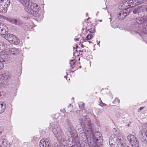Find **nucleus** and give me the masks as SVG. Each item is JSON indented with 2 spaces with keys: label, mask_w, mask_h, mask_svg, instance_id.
Masks as SVG:
<instances>
[{
  "label": "nucleus",
  "mask_w": 147,
  "mask_h": 147,
  "mask_svg": "<svg viewBox=\"0 0 147 147\" xmlns=\"http://www.w3.org/2000/svg\"><path fill=\"white\" fill-rule=\"evenodd\" d=\"M25 7L26 11L33 16L37 17L38 15V5L36 3H29V0H18Z\"/></svg>",
  "instance_id": "2"
},
{
  "label": "nucleus",
  "mask_w": 147,
  "mask_h": 147,
  "mask_svg": "<svg viewBox=\"0 0 147 147\" xmlns=\"http://www.w3.org/2000/svg\"><path fill=\"white\" fill-rule=\"evenodd\" d=\"M52 131L57 138H60L63 135L62 131L58 124L54 125L52 128Z\"/></svg>",
  "instance_id": "6"
},
{
  "label": "nucleus",
  "mask_w": 147,
  "mask_h": 147,
  "mask_svg": "<svg viewBox=\"0 0 147 147\" xmlns=\"http://www.w3.org/2000/svg\"><path fill=\"white\" fill-rule=\"evenodd\" d=\"M143 9L141 6H138L135 8L133 11V12L134 13L138 14V15L142 11Z\"/></svg>",
  "instance_id": "15"
},
{
  "label": "nucleus",
  "mask_w": 147,
  "mask_h": 147,
  "mask_svg": "<svg viewBox=\"0 0 147 147\" xmlns=\"http://www.w3.org/2000/svg\"><path fill=\"white\" fill-rule=\"evenodd\" d=\"M140 138L141 142L144 144H147V132L145 129L140 132Z\"/></svg>",
  "instance_id": "9"
},
{
  "label": "nucleus",
  "mask_w": 147,
  "mask_h": 147,
  "mask_svg": "<svg viewBox=\"0 0 147 147\" xmlns=\"http://www.w3.org/2000/svg\"><path fill=\"white\" fill-rule=\"evenodd\" d=\"M9 21L11 23L19 26H21L23 24L22 22L19 19H14L10 18L9 19Z\"/></svg>",
  "instance_id": "12"
},
{
  "label": "nucleus",
  "mask_w": 147,
  "mask_h": 147,
  "mask_svg": "<svg viewBox=\"0 0 147 147\" xmlns=\"http://www.w3.org/2000/svg\"><path fill=\"white\" fill-rule=\"evenodd\" d=\"M79 107L80 108H81V109H82L84 107V104L82 102H80L79 104Z\"/></svg>",
  "instance_id": "27"
},
{
  "label": "nucleus",
  "mask_w": 147,
  "mask_h": 147,
  "mask_svg": "<svg viewBox=\"0 0 147 147\" xmlns=\"http://www.w3.org/2000/svg\"><path fill=\"white\" fill-rule=\"evenodd\" d=\"M64 127L66 129L69 128V129L70 131L67 130L66 132V134L68 136H72L71 133V131H72L74 129V127H73L72 125L71 122L68 119H66L65 121V125H64Z\"/></svg>",
  "instance_id": "8"
},
{
  "label": "nucleus",
  "mask_w": 147,
  "mask_h": 147,
  "mask_svg": "<svg viewBox=\"0 0 147 147\" xmlns=\"http://www.w3.org/2000/svg\"><path fill=\"white\" fill-rule=\"evenodd\" d=\"M144 107H141L138 110V111H141L142 109H143Z\"/></svg>",
  "instance_id": "37"
},
{
  "label": "nucleus",
  "mask_w": 147,
  "mask_h": 147,
  "mask_svg": "<svg viewBox=\"0 0 147 147\" xmlns=\"http://www.w3.org/2000/svg\"><path fill=\"white\" fill-rule=\"evenodd\" d=\"M11 77L10 74L8 73H5L0 75V84L3 83V80H5L10 78Z\"/></svg>",
  "instance_id": "11"
},
{
  "label": "nucleus",
  "mask_w": 147,
  "mask_h": 147,
  "mask_svg": "<svg viewBox=\"0 0 147 147\" xmlns=\"http://www.w3.org/2000/svg\"><path fill=\"white\" fill-rule=\"evenodd\" d=\"M123 147H129V146L126 145H124Z\"/></svg>",
  "instance_id": "45"
},
{
  "label": "nucleus",
  "mask_w": 147,
  "mask_h": 147,
  "mask_svg": "<svg viewBox=\"0 0 147 147\" xmlns=\"http://www.w3.org/2000/svg\"><path fill=\"white\" fill-rule=\"evenodd\" d=\"M6 143V140H4V141H2V144L3 145V147H1V146L0 145V147H7V146H5V144Z\"/></svg>",
  "instance_id": "26"
},
{
  "label": "nucleus",
  "mask_w": 147,
  "mask_h": 147,
  "mask_svg": "<svg viewBox=\"0 0 147 147\" xmlns=\"http://www.w3.org/2000/svg\"><path fill=\"white\" fill-rule=\"evenodd\" d=\"M87 124L88 128L86 131L87 139L90 140L95 144L101 143L102 139L100 132L97 131L94 132L92 130L90 122L88 121Z\"/></svg>",
  "instance_id": "1"
},
{
  "label": "nucleus",
  "mask_w": 147,
  "mask_h": 147,
  "mask_svg": "<svg viewBox=\"0 0 147 147\" xmlns=\"http://www.w3.org/2000/svg\"><path fill=\"white\" fill-rule=\"evenodd\" d=\"M143 0H129L124 2V5L127 7L128 6L132 7L143 3Z\"/></svg>",
  "instance_id": "7"
},
{
  "label": "nucleus",
  "mask_w": 147,
  "mask_h": 147,
  "mask_svg": "<svg viewBox=\"0 0 147 147\" xmlns=\"http://www.w3.org/2000/svg\"><path fill=\"white\" fill-rule=\"evenodd\" d=\"M96 145V147H102V144L101 143H98V144H95Z\"/></svg>",
  "instance_id": "32"
},
{
  "label": "nucleus",
  "mask_w": 147,
  "mask_h": 147,
  "mask_svg": "<svg viewBox=\"0 0 147 147\" xmlns=\"http://www.w3.org/2000/svg\"><path fill=\"white\" fill-rule=\"evenodd\" d=\"M79 52H83V51H82L80 50Z\"/></svg>",
  "instance_id": "47"
},
{
  "label": "nucleus",
  "mask_w": 147,
  "mask_h": 147,
  "mask_svg": "<svg viewBox=\"0 0 147 147\" xmlns=\"http://www.w3.org/2000/svg\"><path fill=\"white\" fill-rule=\"evenodd\" d=\"M8 60V58L7 55L4 54L0 55V62L3 63V62L7 61Z\"/></svg>",
  "instance_id": "16"
},
{
  "label": "nucleus",
  "mask_w": 147,
  "mask_h": 147,
  "mask_svg": "<svg viewBox=\"0 0 147 147\" xmlns=\"http://www.w3.org/2000/svg\"><path fill=\"white\" fill-rule=\"evenodd\" d=\"M61 111H62L63 113H64L65 112V110H63L62 111L61 110Z\"/></svg>",
  "instance_id": "42"
},
{
  "label": "nucleus",
  "mask_w": 147,
  "mask_h": 147,
  "mask_svg": "<svg viewBox=\"0 0 147 147\" xmlns=\"http://www.w3.org/2000/svg\"><path fill=\"white\" fill-rule=\"evenodd\" d=\"M120 102L119 100L117 98H115V100L113 101V103H115L116 102H118L119 103Z\"/></svg>",
  "instance_id": "30"
},
{
  "label": "nucleus",
  "mask_w": 147,
  "mask_h": 147,
  "mask_svg": "<svg viewBox=\"0 0 147 147\" xmlns=\"http://www.w3.org/2000/svg\"><path fill=\"white\" fill-rule=\"evenodd\" d=\"M144 126L147 128V123L144 124Z\"/></svg>",
  "instance_id": "38"
},
{
  "label": "nucleus",
  "mask_w": 147,
  "mask_h": 147,
  "mask_svg": "<svg viewBox=\"0 0 147 147\" xmlns=\"http://www.w3.org/2000/svg\"><path fill=\"white\" fill-rule=\"evenodd\" d=\"M132 147H139V142L137 140H134L131 144Z\"/></svg>",
  "instance_id": "19"
},
{
  "label": "nucleus",
  "mask_w": 147,
  "mask_h": 147,
  "mask_svg": "<svg viewBox=\"0 0 147 147\" xmlns=\"http://www.w3.org/2000/svg\"><path fill=\"white\" fill-rule=\"evenodd\" d=\"M144 21L141 18H137L134 19V24L136 27H139L144 23Z\"/></svg>",
  "instance_id": "10"
},
{
  "label": "nucleus",
  "mask_w": 147,
  "mask_h": 147,
  "mask_svg": "<svg viewBox=\"0 0 147 147\" xmlns=\"http://www.w3.org/2000/svg\"><path fill=\"white\" fill-rule=\"evenodd\" d=\"M127 139L129 141L130 144L132 143L134 140H137L136 137L133 135H130L128 136Z\"/></svg>",
  "instance_id": "17"
},
{
  "label": "nucleus",
  "mask_w": 147,
  "mask_h": 147,
  "mask_svg": "<svg viewBox=\"0 0 147 147\" xmlns=\"http://www.w3.org/2000/svg\"><path fill=\"white\" fill-rule=\"evenodd\" d=\"M99 105L101 106H102V107H103L104 106H107V105L106 104H105L104 103H103V104H102V105Z\"/></svg>",
  "instance_id": "35"
},
{
  "label": "nucleus",
  "mask_w": 147,
  "mask_h": 147,
  "mask_svg": "<svg viewBox=\"0 0 147 147\" xmlns=\"http://www.w3.org/2000/svg\"><path fill=\"white\" fill-rule=\"evenodd\" d=\"M39 145L40 147H51L49 142L44 139L40 141Z\"/></svg>",
  "instance_id": "13"
},
{
  "label": "nucleus",
  "mask_w": 147,
  "mask_h": 147,
  "mask_svg": "<svg viewBox=\"0 0 147 147\" xmlns=\"http://www.w3.org/2000/svg\"><path fill=\"white\" fill-rule=\"evenodd\" d=\"M86 15H88V13H86Z\"/></svg>",
  "instance_id": "53"
},
{
  "label": "nucleus",
  "mask_w": 147,
  "mask_h": 147,
  "mask_svg": "<svg viewBox=\"0 0 147 147\" xmlns=\"http://www.w3.org/2000/svg\"><path fill=\"white\" fill-rule=\"evenodd\" d=\"M84 46L83 45V44H82L81 45V47L82 48H84Z\"/></svg>",
  "instance_id": "44"
},
{
  "label": "nucleus",
  "mask_w": 147,
  "mask_h": 147,
  "mask_svg": "<svg viewBox=\"0 0 147 147\" xmlns=\"http://www.w3.org/2000/svg\"><path fill=\"white\" fill-rule=\"evenodd\" d=\"M5 108V105L0 102V114L4 112Z\"/></svg>",
  "instance_id": "21"
},
{
  "label": "nucleus",
  "mask_w": 147,
  "mask_h": 147,
  "mask_svg": "<svg viewBox=\"0 0 147 147\" xmlns=\"http://www.w3.org/2000/svg\"><path fill=\"white\" fill-rule=\"evenodd\" d=\"M64 135L62 136V137H61L60 138H57L58 140H60V142L63 145L67 143V141L66 139L64 138Z\"/></svg>",
  "instance_id": "20"
},
{
  "label": "nucleus",
  "mask_w": 147,
  "mask_h": 147,
  "mask_svg": "<svg viewBox=\"0 0 147 147\" xmlns=\"http://www.w3.org/2000/svg\"><path fill=\"white\" fill-rule=\"evenodd\" d=\"M118 139L119 140V142H118V143L117 144V145H118V146H121L120 147H121V146H122L123 145V144L122 143H121L120 141L121 140V139H119L118 138Z\"/></svg>",
  "instance_id": "29"
},
{
  "label": "nucleus",
  "mask_w": 147,
  "mask_h": 147,
  "mask_svg": "<svg viewBox=\"0 0 147 147\" xmlns=\"http://www.w3.org/2000/svg\"><path fill=\"white\" fill-rule=\"evenodd\" d=\"M4 64L3 63L0 62V70L2 69L4 67Z\"/></svg>",
  "instance_id": "31"
},
{
  "label": "nucleus",
  "mask_w": 147,
  "mask_h": 147,
  "mask_svg": "<svg viewBox=\"0 0 147 147\" xmlns=\"http://www.w3.org/2000/svg\"><path fill=\"white\" fill-rule=\"evenodd\" d=\"M3 93L0 91V99L3 97Z\"/></svg>",
  "instance_id": "33"
},
{
  "label": "nucleus",
  "mask_w": 147,
  "mask_h": 147,
  "mask_svg": "<svg viewBox=\"0 0 147 147\" xmlns=\"http://www.w3.org/2000/svg\"><path fill=\"white\" fill-rule=\"evenodd\" d=\"M5 48V45L2 43H0V53L4 51Z\"/></svg>",
  "instance_id": "22"
},
{
  "label": "nucleus",
  "mask_w": 147,
  "mask_h": 147,
  "mask_svg": "<svg viewBox=\"0 0 147 147\" xmlns=\"http://www.w3.org/2000/svg\"><path fill=\"white\" fill-rule=\"evenodd\" d=\"M1 15L0 14V21L1 20Z\"/></svg>",
  "instance_id": "46"
},
{
  "label": "nucleus",
  "mask_w": 147,
  "mask_h": 147,
  "mask_svg": "<svg viewBox=\"0 0 147 147\" xmlns=\"http://www.w3.org/2000/svg\"><path fill=\"white\" fill-rule=\"evenodd\" d=\"M75 51L76 52H78L77 50V49H76V50H75Z\"/></svg>",
  "instance_id": "49"
},
{
  "label": "nucleus",
  "mask_w": 147,
  "mask_h": 147,
  "mask_svg": "<svg viewBox=\"0 0 147 147\" xmlns=\"http://www.w3.org/2000/svg\"><path fill=\"white\" fill-rule=\"evenodd\" d=\"M146 11H147V7L146 8Z\"/></svg>",
  "instance_id": "48"
},
{
  "label": "nucleus",
  "mask_w": 147,
  "mask_h": 147,
  "mask_svg": "<svg viewBox=\"0 0 147 147\" xmlns=\"http://www.w3.org/2000/svg\"><path fill=\"white\" fill-rule=\"evenodd\" d=\"M64 78H66V76H64Z\"/></svg>",
  "instance_id": "50"
},
{
  "label": "nucleus",
  "mask_w": 147,
  "mask_h": 147,
  "mask_svg": "<svg viewBox=\"0 0 147 147\" xmlns=\"http://www.w3.org/2000/svg\"><path fill=\"white\" fill-rule=\"evenodd\" d=\"M89 18H88L87 19V20H88L89 19Z\"/></svg>",
  "instance_id": "51"
},
{
  "label": "nucleus",
  "mask_w": 147,
  "mask_h": 147,
  "mask_svg": "<svg viewBox=\"0 0 147 147\" xmlns=\"http://www.w3.org/2000/svg\"><path fill=\"white\" fill-rule=\"evenodd\" d=\"M123 5L125 6V8L123 9V10L121 11L118 16V18L120 20H123L127 15L131 11L132 7H130L128 6L127 7L126 6V5Z\"/></svg>",
  "instance_id": "4"
},
{
  "label": "nucleus",
  "mask_w": 147,
  "mask_h": 147,
  "mask_svg": "<svg viewBox=\"0 0 147 147\" xmlns=\"http://www.w3.org/2000/svg\"><path fill=\"white\" fill-rule=\"evenodd\" d=\"M74 39H75V41H78L79 40V38H76V39L75 38Z\"/></svg>",
  "instance_id": "41"
},
{
  "label": "nucleus",
  "mask_w": 147,
  "mask_h": 147,
  "mask_svg": "<svg viewBox=\"0 0 147 147\" xmlns=\"http://www.w3.org/2000/svg\"><path fill=\"white\" fill-rule=\"evenodd\" d=\"M9 51L11 55H17L19 52V50L18 49L16 48H11L9 50Z\"/></svg>",
  "instance_id": "18"
},
{
  "label": "nucleus",
  "mask_w": 147,
  "mask_h": 147,
  "mask_svg": "<svg viewBox=\"0 0 147 147\" xmlns=\"http://www.w3.org/2000/svg\"><path fill=\"white\" fill-rule=\"evenodd\" d=\"M100 103L99 105H102L103 104V103L102 102L100 99Z\"/></svg>",
  "instance_id": "39"
},
{
  "label": "nucleus",
  "mask_w": 147,
  "mask_h": 147,
  "mask_svg": "<svg viewBox=\"0 0 147 147\" xmlns=\"http://www.w3.org/2000/svg\"><path fill=\"white\" fill-rule=\"evenodd\" d=\"M74 61V60H71L69 62V63L71 66H72L73 65H74V64H75V63Z\"/></svg>",
  "instance_id": "28"
},
{
  "label": "nucleus",
  "mask_w": 147,
  "mask_h": 147,
  "mask_svg": "<svg viewBox=\"0 0 147 147\" xmlns=\"http://www.w3.org/2000/svg\"><path fill=\"white\" fill-rule=\"evenodd\" d=\"M142 30L144 33L147 34V25L145 24V23L144 24Z\"/></svg>",
  "instance_id": "23"
},
{
  "label": "nucleus",
  "mask_w": 147,
  "mask_h": 147,
  "mask_svg": "<svg viewBox=\"0 0 147 147\" xmlns=\"http://www.w3.org/2000/svg\"><path fill=\"white\" fill-rule=\"evenodd\" d=\"M88 30L91 33H93L95 32V28H92L90 29H89Z\"/></svg>",
  "instance_id": "25"
},
{
  "label": "nucleus",
  "mask_w": 147,
  "mask_h": 147,
  "mask_svg": "<svg viewBox=\"0 0 147 147\" xmlns=\"http://www.w3.org/2000/svg\"><path fill=\"white\" fill-rule=\"evenodd\" d=\"M4 38L11 44L16 45L19 43V40L18 38L13 34H5Z\"/></svg>",
  "instance_id": "5"
},
{
  "label": "nucleus",
  "mask_w": 147,
  "mask_h": 147,
  "mask_svg": "<svg viewBox=\"0 0 147 147\" xmlns=\"http://www.w3.org/2000/svg\"><path fill=\"white\" fill-rule=\"evenodd\" d=\"M10 3L9 0H0V12L3 13H6Z\"/></svg>",
  "instance_id": "3"
},
{
  "label": "nucleus",
  "mask_w": 147,
  "mask_h": 147,
  "mask_svg": "<svg viewBox=\"0 0 147 147\" xmlns=\"http://www.w3.org/2000/svg\"><path fill=\"white\" fill-rule=\"evenodd\" d=\"M0 33L4 35L6 32H8V29L6 26L0 23Z\"/></svg>",
  "instance_id": "14"
},
{
  "label": "nucleus",
  "mask_w": 147,
  "mask_h": 147,
  "mask_svg": "<svg viewBox=\"0 0 147 147\" xmlns=\"http://www.w3.org/2000/svg\"><path fill=\"white\" fill-rule=\"evenodd\" d=\"M92 37V35L91 34H90L88 35L86 37V40H85L84 39H83L84 40H90V39Z\"/></svg>",
  "instance_id": "24"
},
{
  "label": "nucleus",
  "mask_w": 147,
  "mask_h": 147,
  "mask_svg": "<svg viewBox=\"0 0 147 147\" xmlns=\"http://www.w3.org/2000/svg\"><path fill=\"white\" fill-rule=\"evenodd\" d=\"M100 103L99 105H102L103 104V103L102 102L100 99Z\"/></svg>",
  "instance_id": "40"
},
{
  "label": "nucleus",
  "mask_w": 147,
  "mask_h": 147,
  "mask_svg": "<svg viewBox=\"0 0 147 147\" xmlns=\"http://www.w3.org/2000/svg\"><path fill=\"white\" fill-rule=\"evenodd\" d=\"M52 147H60L58 146L57 144H55Z\"/></svg>",
  "instance_id": "36"
},
{
  "label": "nucleus",
  "mask_w": 147,
  "mask_h": 147,
  "mask_svg": "<svg viewBox=\"0 0 147 147\" xmlns=\"http://www.w3.org/2000/svg\"><path fill=\"white\" fill-rule=\"evenodd\" d=\"M84 30V29H82V30Z\"/></svg>",
  "instance_id": "52"
},
{
  "label": "nucleus",
  "mask_w": 147,
  "mask_h": 147,
  "mask_svg": "<svg viewBox=\"0 0 147 147\" xmlns=\"http://www.w3.org/2000/svg\"><path fill=\"white\" fill-rule=\"evenodd\" d=\"M109 144L111 147H114V145L113 143L109 142Z\"/></svg>",
  "instance_id": "34"
},
{
  "label": "nucleus",
  "mask_w": 147,
  "mask_h": 147,
  "mask_svg": "<svg viewBox=\"0 0 147 147\" xmlns=\"http://www.w3.org/2000/svg\"><path fill=\"white\" fill-rule=\"evenodd\" d=\"M79 120H80V123H82V119H79Z\"/></svg>",
  "instance_id": "43"
}]
</instances>
